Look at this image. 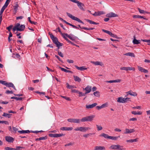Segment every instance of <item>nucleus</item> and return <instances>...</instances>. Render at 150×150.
<instances>
[{"label": "nucleus", "mask_w": 150, "mask_h": 150, "mask_svg": "<svg viewBox=\"0 0 150 150\" xmlns=\"http://www.w3.org/2000/svg\"><path fill=\"white\" fill-rule=\"evenodd\" d=\"M95 117V116L93 115L84 117L81 119V122H91Z\"/></svg>", "instance_id": "nucleus-1"}, {"label": "nucleus", "mask_w": 150, "mask_h": 150, "mask_svg": "<svg viewBox=\"0 0 150 150\" xmlns=\"http://www.w3.org/2000/svg\"><path fill=\"white\" fill-rule=\"evenodd\" d=\"M66 13L67 16L68 17H69V18H71L73 20L76 21L79 23H82L83 24H84V23L78 18L74 16H73L71 14H70L69 13L67 12Z\"/></svg>", "instance_id": "nucleus-2"}, {"label": "nucleus", "mask_w": 150, "mask_h": 150, "mask_svg": "<svg viewBox=\"0 0 150 150\" xmlns=\"http://www.w3.org/2000/svg\"><path fill=\"white\" fill-rule=\"evenodd\" d=\"M70 1H71L73 2L76 3L77 4V6L79 7V8L83 10H84V8L83 7V6H84V4L80 2L79 1L76 0H69Z\"/></svg>", "instance_id": "nucleus-3"}, {"label": "nucleus", "mask_w": 150, "mask_h": 150, "mask_svg": "<svg viewBox=\"0 0 150 150\" xmlns=\"http://www.w3.org/2000/svg\"><path fill=\"white\" fill-rule=\"evenodd\" d=\"M53 42L56 45L57 47L59 48L60 46H62L63 45V43H60L58 40V39L56 37H54L52 39Z\"/></svg>", "instance_id": "nucleus-4"}, {"label": "nucleus", "mask_w": 150, "mask_h": 150, "mask_svg": "<svg viewBox=\"0 0 150 150\" xmlns=\"http://www.w3.org/2000/svg\"><path fill=\"white\" fill-rule=\"evenodd\" d=\"M90 129L91 128L89 127H77L74 129V130L76 131H79L82 132H86L87 130Z\"/></svg>", "instance_id": "nucleus-5"}, {"label": "nucleus", "mask_w": 150, "mask_h": 150, "mask_svg": "<svg viewBox=\"0 0 150 150\" xmlns=\"http://www.w3.org/2000/svg\"><path fill=\"white\" fill-rule=\"evenodd\" d=\"M110 147L112 149L118 150H124L125 149L123 148V146L119 145H112L110 146Z\"/></svg>", "instance_id": "nucleus-6"}, {"label": "nucleus", "mask_w": 150, "mask_h": 150, "mask_svg": "<svg viewBox=\"0 0 150 150\" xmlns=\"http://www.w3.org/2000/svg\"><path fill=\"white\" fill-rule=\"evenodd\" d=\"M102 30L103 32L108 34L112 37L115 38H117V36L115 35H114L112 34L111 32L108 30H105L104 29H102Z\"/></svg>", "instance_id": "nucleus-7"}, {"label": "nucleus", "mask_w": 150, "mask_h": 150, "mask_svg": "<svg viewBox=\"0 0 150 150\" xmlns=\"http://www.w3.org/2000/svg\"><path fill=\"white\" fill-rule=\"evenodd\" d=\"M106 16L108 18L114 17H118V15L113 12H110L107 14Z\"/></svg>", "instance_id": "nucleus-8"}, {"label": "nucleus", "mask_w": 150, "mask_h": 150, "mask_svg": "<svg viewBox=\"0 0 150 150\" xmlns=\"http://www.w3.org/2000/svg\"><path fill=\"white\" fill-rule=\"evenodd\" d=\"M91 87L89 86H87L85 88L83 89L86 91V94L90 93L91 91Z\"/></svg>", "instance_id": "nucleus-9"}, {"label": "nucleus", "mask_w": 150, "mask_h": 150, "mask_svg": "<svg viewBox=\"0 0 150 150\" xmlns=\"http://www.w3.org/2000/svg\"><path fill=\"white\" fill-rule=\"evenodd\" d=\"M5 139L6 141L8 142H13L14 141V139L10 136H6Z\"/></svg>", "instance_id": "nucleus-10"}, {"label": "nucleus", "mask_w": 150, "mask_h": 150, "mask_svg": "<svg viewBox=\"0 0 150 150\" xmlns=\"http://www.w3.org/2000/svg\"><path fill=\"white\" fill-rule=\"evenodd\" d=\"M125 132L124 133L125 134H130L135 132L134 129H130L126 128L125 129Z\"/></svg>", "instance_id": "nucleus-11"}, {"label": "nucleus", "mask_w": 150, "mask_h": 150, "mask_svg": "<svg viewBox=\"0 0 150 150\" xmlns=\"http://www.w3.org/2000/svg\"><path fill=\"white\" fill-rule=\"evenodd\" d=\"M97 105L96 103H94L91 105H86V108L87 109H91Z\"/></svg>", "instance_id": "nucleus-12"}, {"label": "nucleus", "mask_w": 150, "mask_h": 150, "mask_svg": "<svg viewBox=\"0 0 150 150\" xmlns=\"http://www.w3.org/2000/svg\"><path fill=\"white\" fill-rule=\"evenodd\" d=\"M73 128L72 127H63L60 128V129L63 131H71L73 129Z\"/></svg>", "instance_id": "nucleus-13"}, {"label": "nucleus", "mask_w": 150, "mask_h": 150, "mask_svg": "<svg viewBox=\"0 0 150 150\" xmlns=\"http://www.w3.org/2000/svg\"><path fill=\"white\" fill-rule=\"evenodd\" d=\"M138 68L139 71L145 73H147L148 72V71L147 70L143 68L142 67L138 66Z\"/></svg>", "instance_id": "nucleus-14"}, {"label": "nucleus", "mask_w": 150, "mask_h": 150, "mask_svg": "<svg viewBox=\"0 0 150 150\" xmlns=\"http://www.w3.org/2000/svg\"><path fill=\"white\" fill-rule=\"evenodd\" d=\"M74 66L77 69L80 71H83L84 70H86L87 69V68H85V66L79 67L76 65H75Z\"/></svg>", "instance_id": "nucleus-15"}, {"label": "nucleus", "mask_w": 150, "mask_h": 150, "mask_svg": "<svg viewBox=\"0 0 150 150\" xmlns=\"http://www.w3.org/2000/svg\"><path fill=\"white\" fill-rule=\"evenodd\" d=\"M140 40H138L136 39V38L135 36H134V39L133 41L134 44L138 45L140 43Z\"/></svg>", "instance_id": "nucleus-16"}, {"label": "nucleus", "mask_w": 150, "mask_h": 150, "mask_svg": "<svg viewBox=\"0 0 150 150\" xmlns=\"http://www.w3.org/2000/svg\"><path fill=\"white\" fill-rule=\"evenodd\" d=\"M127 93L129 94L134 96H137V94L136 92H133L131 91H128Z\"/></svg>", "instance_id": "nucleus-17"}, {"label": "nucleus", "mask_w": 150, "mask_h": 150, "mask_svg": "<svg viewBox=\"0 0 150 150\" xmlns=\"http://www.w3.org/2000/svg\"><path fill=\"white\" fill-rule=\"evenodd\" d=\"M91 63L96 65H99L102 66L103 65V64L102 62L99 61H92L91 62Z\"/></svg>", "instance_id": "nucleus-18"}, {"label": "nucleus", "mask_w": 150, "mask_h": 150, "mask_svg": "<svg viewBox=\"0 0 150 150\" xmlns=\"http://www.w3.org/2000/svg\"><path fill=\"white\" fill-rule=\"evenodd\" d=\"M121 81V80L118 79L115 80H110L109 81H106L105 82L107 83H112L115 82H120Z\"/></svg>", "instance_id": "nucleus-19"}, {"label": "nucleus", "mask_w": 150, "mask_h": 150, "mask_svg": "<svg viewBox=\"0 0 150 150\" xmlns=\"http://www.w3.org/2000/svg\"><path fill=\"white\" fill-rule=\"evenodd\" d=\"M64 35H65L66 37L69 38V39H70L72 41H74L75 40V37H72L71 36H70L67 33H64Z\"/></svg>", "instance_id": "nucleus-20"}, {"label": "nucleus", "mask_w": 150, "mask_h": 150, "mask_svg": "<svg viewBox=\"0 0 150 150\" xmlns=\"http://www.w3.org/2000/svg\"><path fill=\"white\" fill-rule=\"evenodd\" d=\"M48 137L47 136L45 137H42L39 138H37L35 139V140L36 141H40L42 140H45L47 139Z\"/></svg>", "instance_id": "nucleus-21"}, {"label": "nucleus", "mask_w": 150, "mask_h": 150, "mask_svg": "<svg viewBox=\"0 0 150 150\" xmlns=\"http://www.w3.org/2000/svg\"><path fill=\"white\" fill-rule=\"evenodd\" d=\"M117 102L120 103H125V101L124 100V98L122 97L118 98Z\"/></svg>", "instance_id": "nucleus-22"}, {"label": "nucleus", "mask_w": 150, "mask_h": 150, "mask_svg": "<svg viewBox=\"0 0 150 150\" xmlns=\"http://www.w3.org/2000/svg\"><path fill=\"white\" fill-rule=\"evenodd\" d=\"M124 55L129 56L133 57H135V55L133 53L129 52L124 54Z\"/></svg>", "instance_id": "nucleus-23"}, {"label": "nucleus", "mask_w": 150, "mask_h": 150, "mask_svg": "<svg viewBox=\"0 0 150 150\" xmlns=\"http://www.w3.org/2000/svg\"><path fill=\"white\" fill-rule=\"evenodd\" d=\"M8 4L7 2H6L4 6L2 7V8L1 9L0 11L4 12L5 8L7 7V6L8 5Z\"/></svg>", "instance_id": "nucleus-24"}, {"label": "nucleus", "mask_w": 150, "mask_h": 150, "mask_svg": "<svg viewBox=\"0 0 150 150\" xmlns=\"http://www.w3.org/2000/svg\"><path fill=\"white\" fill-rule=\"evenodd\" d=\"M133 17L134 18H143L144 20H147L146 18L144 17L143 16H142L138 15H133Z\"/></svg>", "instance_id": "nucleus-25"}, {"label": "nucleus", "mask_w": 150, "mask_h": 150, "mask_svg": "<svg viewBox=\"0 0 150 150\" xmlns=\"http://www.w3.org/2000/svg\"><path fill=\"white\" fill-rule=\"evenodd\" d=\"M73 77L74 81L76 82H80L81 81V79L78 76L74 75Z\"/></svg>", "instance_id": "nucleus-26"}, {"label": "nucleus", "mask_w": 150, "mask_h": 150, "mask_svg": "<svg viewBox=\"0 0 150 150\" xmlns=\"http://www.w3.org/2000/svg\"><path fill=\"white\" fill-rule=\"evenodd\" d=\"M18 132L20 134L28 133L30 132L29 130L18 131Z\"/></svg>", "instance_id": "nucleus-27"}, {"label": "nucleus", "mask_w": 150, "mask_h": 150, "mask_svg": "<svg viewBox=\"0 0 150 150\" xmlns=\"http://www.w3.org/2000/svg\"><path fill=\"white\" fill-rule=\"evenodd\" d=\"M99 136L100 137H104L105 138H108L109 139L110 138V136H108V135L107 134H106L104 133H102L101 134H100Z\"/></svg>", "instance_id": "nucleus-28"}, {"label": "nucleus", "mask_w": 150, "mask_h": 150, "mask_svg": "<svg viewBox=\"0 0 150 150\" xmlns=\"http://www.w3.org/2000/svg\"><path fill=\"white\" fill-rule=\"evenodd\" d=\"M11 115L12 114H8L6 112H4L2 116L4 117H7L8 118H9L11 117Z\"/></svg>", "instance_id": "nucleus-29"}, {"label": "nucleus", "mask_w": 150, "mask_h": 150, "mask_svg": "<svg viewBox=\"0 0 150 150\" xmlns=\"http://www.w3.org/2000/svg\"><path fill=\"white\" fill-rule=\"evenodd\" d=\"M66 85H67V88L72 89L76 88V87L75 86H74L70 85L68 83H66Z\"/></svg>", "instance_id": "nucleus-30"}, {"label": "nucleus", "mask_w": 150, "mask_h": 150, "mask_svg": "<svg viewBox=\"0 0 150 150\" xmlns=\"http://www.w3.org/2000/svg\"><path fill=\"white\" fill-rule=\"evenodd\" d=\"M86 21L88 22L89 23L91 24H93L95 25H98L99 23H96L92 21L89 20L88 19H86Z\"/></svg>", "instance_id": "nucleus-31"}, {"label": "nucleus", "mask_w": 150, "mask_h": 150, "mask_svg": "<svg viewBox=\"0 0 150 150\" xmlns=\"http://www.w3.org/2000/svg\"><path fill=\"white\" fill-rule=\"evenodd\" d=\"M138 141V138L135 139H134L127 140L126 142H137Z\"/></svg>", "instance_id": "nucleus-32"}, {"label": "nucleus", "mask_w": 150, "mask_h": 150, "mask_svg": "<svg viewBox=\"0 0 150 150\" xmlns=\"http://www.w3.org/2000/svg\"><path fill=\"white\" fill-rule=\"evenodd\" d=\"M59 68L61 69L63 71H64L66 72H68V73H72V72L70 70H67L64 68H62L61 67H59Z\"/></svg>", "instance_id": "nucleus-33"}, {"label": "nucleus", "mask_w": 150, "mask_h": 150, "mask_svg": "<svg viewBox=\"0 0 150 150\" xmlns=\"http://www.w3.org/2000/svg\"><path fill=\"white\" fill-rule=\"evenodd\" d=\"M13 84L11 82H6L5 86L9 88L11 87Z\"/></svg>", "instance_id": "nucleus-34"}, {"label": "nucleus", "mask_w": 150, "mask_h": 150, "mask_svg": "<svg viewBox=\"0 0 150 150\" xmlns=\"http://www.w3.org/2000/svg\"><path fill=\"white\" fill-rule=\"evenodd\" d=\"M105 148L104 146H96L95 147V150H105Z\"/></svg>", "instance_id": "nucleus-35"}, {"label": "nucleus", "mask_w": 150, "mask_h": 150, "mask_svg": "<svg viewBox=\"0 0 150 150\" xmlns=\"http://www.w3.org/2000/svg\"><path fill=\"white\" fill-rule=\"evenodd\" d=\"M120 136L118 137H114V136H110V137L109 139L114 140H117V139L118 138L120 137Z\"/></svg>", "instance_id": "nucleus-36"}, {"label": "nucleus", "mask_w": 150, "mask_h": 150, "mask_svg": "<svg viewBox=\"0 0 150 150\" xmlns=\"http://www.w3.org/2000/svg\"><path fill=\"white\" fill-rule=\"evenodd\" d=\"M25 28V26L24 25H21L19 27V29L20 30H19V31H22L24 30Z\"/></svg>", "instance_id": "nucleus-37"}, {"label": "nucleus", "mask_w": 150, "mask_h": 150, "mask_svg": "<svg viewBox=\"0 0 150 150\" xmlns=\"http://www.w3.org/2000/svg\"><path fill=\"white\" fill-rule=\"evenodd\" d=\"M93 95L96 97H99L100 96V92L98 91L94 92L93 93Z\"/></svg>", "instance_id": "nucleus-38"}, {"label": "nucleus", "mask_w": 150, "mask_h": 150, "mask_svg": "<svg viewBox=\"0 0 150 150\" xmlns=\"http://www.w3.org/2000/svg\"><path fill=\"white\" fill-rule=\"evenodd\" d=\"M138 9L139 12V13H149L145 11H144V10H142V9H140L139 8H138Z\"/></svg>", "instance_id": "nucleus-39"}, {"label": "nucleus", "mask_w": 150, "mask_h": 150, "mask_svg": "<svg viewBox=\"0 0 150 150\" xmlns=\"http://www.w3.org/2000/svg\"><path fill=\"white\" fill-rule=\"evenodd\" d=\"M135 68L134 67H127L126 69V71H131V70H135Z\"/></svg>", "instance_id": "nucleus-40"}, {"label": "nucleus", "mask_w": 150, "mask_h": 150, "mask_svg": "<svg viewBox=\"0 0 150 150\" xmlns=\"http://www.w3.org/2000/svg\"><path fill=\"white\" fill-rule=\"evenodd\" d=\"M74 123H80L81 122V119H74Z\"/></svg>", "instance_id": "nucleus-41"}, {"label": "nucleus", "mask_w": 150, "mask_h": 150, "mask_svg": "<svg viewBox=\"0 0 150 150\" xmlns=\"http://www.w3.org/2000/svg\"><path fill=\"white\" fill-rule=\"evenodd\" d=\"M49 136L51 137H57V134H49Z\"/></svg>", "instance_id": "nucleus-42"}, {"label": "nucleus", "mask_w": 150, "mask_h": 150, "mask_svg": "<svg viewBox=\"0 0 150 150\" xmlns=\"http://www.w3.org/2000/svg\"><path fill=\"white\" fill-rule=\"evenodd\" d=\"M18 5L17 3L14 6H13V7L14 8V10L16 11L18 10Z\"/></svg>", "instance_id": "nucleus-43"}, {"label": "nucleus", "mask_w": 150, "mask_h": 150, "mask_svg": "<svg viewBox=\"0 0 150 150\" xmlns=\"http://www.w3.org/2000/svg\"><path fill=\"white\" fill-rule=\"evenodd\" d=\"M108 103H106L101 105L102 108L107 107L108 106Z\"/></svg>", "instance_id": "nucleus-44"}, {"label": "nucleus", "mask_w": 150, "mask_h": 150, "mask_svg": "<svg viewBox=\"0 0 150 150\" xmlns=\"http://www.w3.org/2000/svg\"><path fill=\"white\" fill-rule=\"evenodd\" d=\"M96 126L97 128V130L98 131H100L102 129L103 127L102 126L100 125H96Z\"/></svg>", "instance_id": "nucleus-45"}, {"label": "nucleus", "mask_w": 150, "mask_h": 150, "mask_svg": "<svg viewBox=\"0 0 150 150\" xmlns=\"http://www.w3.org/2000/svg\"><path fill=\"white\" fill-rule=\"evenodd\" d=\"M75 118H69L67 119V121L70 122L74 123Z\"/></svg>", "instance_id": "nucleus-46"}, {"label": "nucleus", "mask_w": 150, "mask_h": 150, "mask_svg": "<svg viewBox=\"0 0 150 150\" xmlns=\"http://www.w3.org/2000/svg\"><path fill=\"white\" fill-rule=\"evenodd\" d=\"M5 149L6 150H15V148H13L8 147H5Z\"/></svg>", "instance_id": "nucleus-47"}, {"label": "nucleus", "mask_w": 150, "mask_h": 150, "mask_svg": "<svg viewBox=\"0 0 150 150\" xmlns=\"http://www.w3.org/2000/svg\"><path fill=\"white\" fill-rule=\"evenodd\" d=\"M79 97H81L82 96H84L86 95V93H83L82 92H79Z\"/></svg>", "instance_id": "nucleus-48"}, {"label": "nucleus", "mask_w": 150, "mask_h": 150, "mask_svg": "<svg viewBox=\"0 0 150 150\" xmlns=\"http://www.w3.org/2000/svg\"><path fill=\"white\" fill-rule=\"evenodd\" d=\"M61 96V97H62V98L65 99L67 100H68V101H70L71 100V99L69 97H68L67 96Z\"/></svg>", "instance_id": "nucleus-49"}, {"label": "nucleus", "mask_w": 150, "mask_h": 150, "mask_svg": "<svg viewBox=\"0 0 150 150\" xmlns=\"http://www.w3.org/2000/svg\"><path fill=\"white\" fill-rule=\"evenodd\" d=\"M63 37L68 42L71 44V42L67 38L65 35L63 36Z\"/></svg>", "instance_id": "nucleus-50"}, {"label": "nucleus", "mask_w": 150, "mask_h": 150, "mask_svg": "<svg viewBox=\"0 0 150 150\" xmlns=\"http://www.w3.org/2000/svg\"><path fill=\"white\" fill-rule=\"evenodd\" d=\"M20 30L19 28H17L15 26L13 28V32H15L16 30H17V31H19V30Z\"/></svg>", "instance_id": "nucleus-51"}, {"label": "nucleus", "mask_w": 150, "mask_h": 150, "mask_svg": "<svg viewBox=\"0 0 150 150\" xmlns=\"http://www.w3.org/2000/svg\"><path fill=\"white\" fill-rule=\"evenodd\" d=\"M20 149H25V147L20 146H17L15 150H20Z\"/></svg>", "instance_id": "nucleus-52"}, {"label": "nucleus", "mask_w": 150, "mask_h": 150, "mask_svg": "<svg viewBox=\"0 0 150 150\" xmlns=\"http://www.w3.org/2000/svg\"><path fill=\"white\" fill-rule=\"evenodd\" d=\"M13 26L12 25H11L7 27L6 29L8 30L9 31H10L11 29L12 28Z\"/></svg>", "instance_id": "nucleus-53"}, {"label": "nucleus", "mask_w": 150, "mask_h": 150, "mask_svg": "<svg viewBox=\"0 0 150 150\" xmlns=\"http://www.w3.org/2000/svg\"><path fill=\"white\" fill-rule=\"evenodd\" d=\"M71 91V92L72 93H79V91L75 89H72Z\"/></svg>", "instance_id": "nucleus-54"}, {"label": "nucleus", "mask_w": 150, "mask_h": 150, "mask_svg": "<svg viewBox=\"0 0 150 150\" xmlns=\"http://www.w3.org/2000/svg\"><path fill=\"white\" fill-rule=\"evenodd\" d=\"M65 135V134H62V133L60 134H57V137H62V136H64Z\"/></svg>", "instance_id": "nucleus-55"}, {"label": "nucleus", "mask_w": 150, "mask_h": 150, "mask_svg": "<svg viewBox=\"0 0 150 150\" xmlns=\"http://www.w3.org/2000/svg\"><path fill=\"white\" fill-rule=\"evenodd\" d=\"M3 12L0 11V21H2V13H3Z\"/></svg>", "instance_id": "nucleus-56"}, {"label": "nucleus", "mask_w": 150, "mask_h": 150, "mask_svg": "<svg viewBox=\"0 0 150 150\" xmlns=\"http://www.w3.org/2000/svg\"><path fill=\"white\" fill-rule=\"evenodd\" d=\"M56 30H58V31L61 34L63 37V36H64V33H63L61 32L60 29V28L59 27L57 28Z\"/></svg>", "instance_id": "nucleus-57"}, {"label": "nucleus", "mask_w": 150, "mask_h": 150, "mask_svg": "<svg viewBox=\"0 0 150 150\" xmlns=\"http://www.w3.org/2000/svg\"><path fill=\"white\" fill-rule=\"evenodd\" d=\"M5 93L7 94H10V93H11V94L13 93V92L12 91H10L9 90H7L6 91Z\"/></svg>", "instance_id": "nucleus-58"}, {"label": "nucleus", "mask_w": 150, "mask_h": 150, "mask_svg": "<svg viewBox=\"0 0 150 150\" xmlns=\"http://www.w3.org/2000/svg\"><path fill=\"white\" fill-rule=\"evenodd\" d=\"M49 35L50 36V37L52 39L53 38H54V37H54L53 35L52 34V33H51L50 32H49Z\"/></svg>", "instance_id": "nucleus-59"}, {"label": "nucleus", "mask_w": 150, "mask_h": 150, "mask_svg": "<svg viewBox=\"0 0 150 150\" xmlns=\"http://www.w3.org/2000/svg\"><path fill=\"white\" fill-rule=\"evenodd\" d=\"M55 57H56L57 59H58L59 60V61H60L62 63H63V61L61 60V59L57 55H55Z\"/></svg>", "instance_id": "nucleus-60"}, {"label": "nucleus", "mask_w": 150, "mask_h": 150, "mask_svg": "<svg viewBox=\"0 0 150 150\" xmlns=\"http://www.w3.org/2000/svg\"><path fill=\"white\" fill-rule=\"evenodd\" d=\"M73 144H74L73 143H72L71 142H70L69 143L66 144L64 146H69L72 145H73Z\"/></svg>", "instance_id": "nucleus-61"}, {"label": "nucleus", "mask_w": 150, "mask_h": 150, "mask_svg": "<svg viewBox=\"0 0 150 150\" xmlns=\"http://www.w3.org/2000/svg\"><path fill=\"white\" fill-rule=\"evenodd\" d=\"M6 81L2 80H0V83L5 85Z\"/></svg>", "instance_id": "nucleus-62"}, {"label": "nucleus", "mask_w": 150, "mask_h": 150, "mask_svg": "<svg viewBox=\"0 0 150 150\" xmlns=\"http://www.w3.org/2000/svg\"><path fill=\"white\" fill-rule=\"evenodd\" d=\"M6 81L2 80H0V83L5 85Z\"/></svg>", "instance_id": "nucleus-63"}, {"label": "nucleus", "mask_w": 150, "mask_h": 150, "mask_svg": "<svg viewBox=\"0 0 150 150\" xmlns=\"http://www.w3.org/2000/svg\"><path fill=\"white\" fill-rule=\"evenodd\" d=\"M58 54L61 57H63L64 55L61 52H58Z\"/></svg>", "instance_id": "nucleus-64"}]
</instances>
